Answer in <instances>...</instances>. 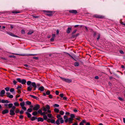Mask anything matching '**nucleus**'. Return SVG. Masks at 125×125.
Here are the masks:
<instances>
[{
	"mask_svg": "<svg viewBox=\"0 0 125 125\" xmlns=\"http://www.w3.org/2000/svg\"><path fill=\"white\" fill-rule=\"evenodd\" d=\"M57 116H56L57 118H58V119L55 122V123H56L58 125H59L60 124V123L59 122V119L61 116V115L60 114H57Z\"/></svg>",
	"mask_w": 125,
	"mask_h": 125,
	"instance_id": "f257e3e1",
	"label": "nucleus"
},
{
	"mask_svg": "<svg viewBox=\"0 0 125 125\" xmlns=\"http://www.w3.org/2000/svg\"><path fill=\"white\" fill-rule=\"evenodd\" d=\"M60 78L62 79V81H64L65 82L69 83L72 82V80L71 79L64 78L62 77H61Z\"/></svg>",
	"mask_w": 125,
	"mask_h": 125,
	"instance_id": "f03ea898",
	"label": "nucleus"
},
{
	"mask_svg": "<svg viewBox=\"0 0 125 125\" xmlns=\"http://www.w3.org/2000/svg\"><path fill=\"white\" fill-rule=\"evenodd\" d=\"M13 54H15L18 55H21V56H35V55H37L39 54H14L13 53Z\"/></svg>",
	"mask_w": 125,
	"mask_h": 125,
	"instance_id": "7ed1b4c3",
	"label": "nucleus"
},
{
	"mask_svg": "<svg viewBox=\"0 0 125 125\" xmlns=\"http://www.w3.org/2000/svg\"><path fill=\"white\" fill-rule=\"evenodd\" d=\"M93 17L99 19H104V16L97 14L94 15H93Z\"/></svg>",
	"mask_w": 125,
	"mask_h": 125,
	"instance_id": "20e7f679",
	"label": "nucleus"
},
{
	"mask_svg": "<svg viewBox=\"0 0 125 125\" xmlns=\"http://www.w3.org/2000/svg\"><path fill=\"white\" fill-rule=\"evenodd\" d=\"M40 107V105L36 104L35 105L34 107L33 108V110L34 111L38 110Z\"/></svg>",
	"mask_w": 125,
	"mask_h": 125,
	"instance_id": "39448f33",
	"label": "nucleus"
},
{
	"mask_svg": "<svg viewBox=\"0 0 125 125\" xmlns=\"http://www.w3.org/2000/svg\"><path fill=\"white\" fill-rule=\"evenodd\" d=\"M44 11L46 13V15L48 16H50L52 15V14L51 11L48 10H44Z\"/></svg>",
	"mask_w": 125,
	"mask_h": 125,
	"instance_id": "423d86ee",
	"label": "nucleus"
},
{
	"mask_svg": "<svg viewBox=\"0 0 125 125\" xmlns=\"http://www.w3.org/2000/svg\"><path fill=\"white\" fill-rule=\"evenodd\" d=\"M7 34L9 35H10V36H12L13 37H16L19 38V36H17L14 34H13V33H12L11 32H7Z\"/></svg>",
	"mask_w": 125,
	"mask_h": 125,
	"instance_id": "0eeeda50",
	"label": "nucleus"
},
{
	"mask_svg": "<svg viewBox=\"0 0 125 125\" xmlns=\"http://www.w3.org/2000/svg\"><path fill=\"white\" fill-rule=\"evenodd\" d=\"M70 13L75 14L77 13V11L76 10H70L69 11Z\"/></svg>",
	"mask_w": 125,
	"mask_h": 125,
	"instance_id": "6e6552de",
	"label": "nucleus"
},
{
	"mask_svg": "<svg viewBox=\"0 0 125 125\" xmlns=\"http://www.w3.org/2000/svg\"><path fill=\"white\" fill-rule=\"evenodd\" d=\"M72 27H69L67 28L66 30V32L68 34L72 30Z\"/></svg>",
	"mask_w": 125,
	"mask_h": 125,
	"instance_id": "1a4fd4ad",
	"label": "nucleus"
},
{
	"mask_svg": "<svg viewBox=\"0 0 125 125\" xmlns=\"http://www.w3.org/2000/svg\"><path fill=\"white\" fill-rule=\"evenodd\" d=\"M64 119V122L65 123H67L68 121L69 118L66 115H65L63 116Z\"/></svg>",
	"mask_w": 125,
	"mask_h": 125,
	"instance_id": "9d476101",
	"label": "nucleus"
},
{
	"mask_svg": "<svg viewBox=\"0 0 125 125\" xmlns=\"http://www.w3.org/2000/svg\"><path fill=\"white\" fill-rule=\"evenodd\" d=\"M6 94L7 95V97L10 98H12L13 97V96L10 94V93L9 92H7Z\"/></svg>",
	"mask_w": 125,
	"mask_h": 125,
	"instance_id": "9b49d317",
	"label": "nucleus"
},
{
	"mask_svg": "<svg viewBox=\"0 0 125 125\" xmlns=\"http://www.w3.org/2000/svg\"><path fill=\"white\" fill-rule=\"evenodd\" d=\"M5 93V91L4 90H1L0 92V96H3Z\"/></svg>",
	"mask_w": 125,
	"mask_h": 125,
	"instance_id": "f8f14e48",
	"label": "nucleus"
},
{
	"mask_svg": "<svg viewBox=\"0 0 125 125\" xmlns=\"http://www.w3.org/2000/svg\"><path fill=\"white\" fill-rule=\"evenodd\" d=\"M80 35L79 33H77L76 35H74L72 37H70L71 39H73L74 38L76 39V37Z\"/></svg>",
	"mask_w": 125,
	"mask_h": 125,
	"instance_id": "ddd939ff",
	"label": "nucleus"
},
{
	"mask_svg": "<svg viewBox=\"0 0 125 125\" xmlns=\"http://www.w3.org/2000/svg\"><path fill=\"white\" fill-rule=\"evenodd\" d=\"M14 110L11 109L10 110V114L11 115H15Z\"/></svg>",
	"mask_w": 125,
	"mask_h": 125,
	"instance_id": "4468645a",
	"label": "nucleus"
},
{
	"mask_svg": "<svg viewBox=\"0 0 125 125\" xmlns=\"http://www.w3.org/2000/svg\"><path fill=\"white\" fill-rule=\"evenodd\" d=\"M73 118L71 117L69 118L68 122L69 124H72L73 123Z\"/></svg>",
	"mask_w": 125,
	"mask_h": 125,
	"instance_id": "2eb2a0df",
	"label": "nucleus"
},
{
	"mask_svg": "<svg viewBox=\"0 0 125 125\" xmlns=\"http://www.w3.org/2000/svg\"><path fill=\"white\" fill-rule=\"evenodd\" d=\"M46 108L48 109L47 110V112L49 113H51V111L49 109H50V107L49 105H47L46 106Z\"/></svg>",
	"mask_w": 125,
	"mask_h": 125,
	"instance_id": "dca6fc26",
	"label": "nucleus"
},
{
	"mask_svg": "<svg viewBox=\"0 0 125 125\" xmlns=\"http://www.w3.org/2000/svg\"><path fill=\"white\" fill-rule=\"evenodd\" d=\"M9 110L7 109H5L3 110L2 112V114H6L8 113Z\"/></svg>",
	"mask_w": 125,
	"mask_h": 125,
	"instance_id": "f3484780",
	"label": "nucleus"
},
{
	"mask_svg": "<svg viewBox=\"0 0 125 125\" xmlns=\"http://www.w3.org/2000/svg\"><path fill=\"white\" fill-rule=\"evenodd\" d=\"M44 88L43 86H41L38 88V90L41 92H43L44 91Z\"/></svg>",
	"mask_w": 125,
	"mask_h": 125,
	"instance_id": "a211bd4d",
	"label": "nucleus"
},
{
	"mask_svg": "<svg viewBox=\"0 0 125 125\" xmlns=\"http://www.w3.org/2000/svg\"><path fill=\"white\" fill-rule=\"evenodd\" d=\"M10 102L7 100H1V103H9Z\"/></svg>",
	"mask_w": 125,
	"mask_h": 125,
	"instance_id": "6ab92c4d",
	"label": "nucleus"
},
{
	"mask_svg": "<svg viewBox=\"0 0 125 125\" xmlns=\"http://www.w3.org/2000/svg\"><path fill=\"white\" fill-rule=\"evenodd\" d=\"M37 121L38 122H42L44 121V119L42 117H39L37 118Z\"/></svg>",
	"mask_w": 125,
	"mask_h": 125,
	"instance_id": "aec40b11",
	"label": "nucleus"
},
{
	"mask_svg": "<svg viewBox=\"0 0 125 125\" xmlns=\"http://www.w3.org/2000/svg\"><path fill=\"white\" fill-rule=\"evenodd\" d=\"M26 81L24 79H22L21 80V83L22 84H24L26 83Z\"/></svg>",
	"mask_w": 125,
	"mask_h": 125,
	"instance_id": "412c9836",
	"label": "nucleus"
},
{
	"mask_svg": "<svg viewBox=\"0 0 125 125\" xmlns=\"http://www.w3.org/2000/svg\"><path fill=\"white\" fill-rule=\"evenodd\" d=\"M31 85L34 88H36L37 86L36 83L35 82H32L31 83Z\"/></svg>",
	"mask_w": 125,
	"mask_h": 125,
	"instance_id": "4be33fe9",
	"label": "nucleus"
},
{
	"mask_svg": "<svg viewBox=\"0 0 125 125\" xmlns=\"http://www.w3.org/2000/svg\"><path fill=\"white\" fill-rule=\"evenodd\" d=\"M30 96L32 98H33L34 99H36V100H38L39 98L38 97H37L36 96H35L33 95H30Z\"/></svg>",
	"mask_w": 125,
	"mask_h": 125,
	"instance_id": "5701e85b",
	"label": "nucleus"
},
{
	"mask_svg": "<svg viewBox=\"0 0 125 125\" xmlns=\"http://www.w3.org/2000/svg\"><path fill=\"white\" fill-rule=\"evenodd\" d=\"M86 123V121L85 120H82V121L80 123L79 125H84L83 123Z\"/></svg>",
	"mask_w": 125,
	"mask_h": 125,
	"instance_id": "b1692460",
	"label": "nucleus"
},
{
	"mask_svg": "<svg viewBox=\"0 0 125 125\" xmlns=\"http://www.w3.org/2000/svg\"><path fill=\"white\" fill-rule=\"evenodd\" d=\"M77 31V29H75L74 30H73L71 34V37H72L73 36V35H74V33H75Z\"/></svg>",
	"mask_w": 125,
	"mask_h": 125,
	"instance_id": "393cba45",
	"label": "nucleus"
},
{
	"mask_svg": "<svg viewBox=\"0 0 125 125\" xmlns=\"http://www.w3.org/2000/svg\"><path fill=\"white\" fill-rule=\"evenodd\" d=\"M26 114L27 115V117L29 118H30L31 117V114L29 113L26 112H25Z\"/></svg>",
	"mask_w": 125,
	"mask_h": 125,
	"instance_id": "a878e982",
	"label": "nucleus"
},
{
	"mask_svg": "<svg viewBox=\"0 0 125 125\" xmlns=\"http://www.w3.org/2000/svg\"><path fill=\"white\" fill-rule=\"evenodd\" d=\"M37 119V117L33 116L32 117V118L31 119V121H33L35 120L36 119Z\"/></svg>",
	"mask_w": 125,
	"mask_h": 125,
	"instance_id": "bb28decb",
	"label": "nucleus"
},
{
	"mask_svg": "<svg viewBox=\"0 0 125 125\" xmlns=\"http://www.w3.org/2000/svg\"><path fill=\"white\" fill-rule=\"evenodd\" d=\"M60 120V123L61 124H62L64 123V121L63 119L61 117L60 118V119H59V120Z\"/></svg>",
	"mask_w": 125,
	"mask_h": 125,
	"instance_id": "cd10ccee",
	"label": "nucleus"
},
{
	"mask_svg": "<svg viewBox=\"0 0 125 125\" xmlns=\"http://www.w3.org/2000/svg\"><path fill=\"white\" fill-rule=\"evenodd\" d=\"M31 86L30 85V86L28 87L27 88V90L28 91H30L31 90Z\"/></svg>",
	"mask_w": 125,
	"mask_h": 125,
	"instance_id": "c85d7f7f",
	"label": "nucleus"
},
{
	"mask_svg": "<svg viewBox=\"0 0 125 125\" xmlns=\"http://www.w3.org/2000/svg\"><path fill=\"white\" fill-rule=\"evenodd\" d=\"M48 117L50 118H53V116L52 115L50 114H48L47 115Z\"/></svg>",
	"mask_w": 125,
	"mask_h": 125,
	"instance_id": "c756f323",
	"label": "nucleus"
},
{
	"mask_svg": "<svg viewBox=\"0 0 125 125\" xmlns=\"http://www.w3.org/2000/svg\"><path fill=\"white\" fill-rule=\"evenodd\" d=\"M32 109L31 108H29L27 110V112L28 113H31L32 112Z\"/></svg>",
	"mask_w": 125,
	"mask_h": 125,
	"instance_id": "7c9ffc66",
	"label": "nucleus"
},
{
	"mask_svg": "<svg viewBox=\"0 0 125 125\" xmlns=\"http://www.w3.org/2000/svg\"><path fill=\"white\" fill-rule=\"evenodd\" d=\"M52 36L53 37L51 39V40H50L51 41V42H52L54 40V37H55V34H52Z\"/></svg>",
	"mask_w": 125,
	"mask_h": 125,
	"instance_id": "2f4dec72",
	"label": "nucleus"
},
{
	"mask_svg": "<svg viewBox=\"0 0 125 125\" xmlns=\"http://www.w3.org/2000/svg\"><path fill=\"white\" fill-rule=\"evenodd\" d=\"M13 104L15 106H18L19 105V103L17 102H14Z\"/></svg>",
	"mask_w": 125,
	"mask_h": 125,
	"instance_id": "473e14b6",
	"label": "nucleus"
},
{
	"mask_svg": "<svg viewBox=\"0 0 125 125\" xmlns=\"http://www.w3.org/2000/svg\"><path fill=\"white\" fill-rule=\"evenodd\" d=\"M13 105V104L12 103L9 104H8V107L9 108H11L12 106Z\"/></svg>",
	"mask_w": 125,
	"mask_h": 125,
	"instance_id": "72a5a7b5",
	"label": "nucleus"
},
{
	"mask_svg": "<svg viewBox=\"0 0 125 125\" xmlns=\"http://www.w3.org/2000/svg\"><path fill=\"white\" fill-rule=\"evenodd\" d=\"M26 104L27 105H30L31 104V102L29 101H26Z\"/></svg>",
	"mask_w": 125,
	"mask_h": 125,
	"instance_id": "f704fd0d",
	"label": "nucleus"
},
{
	"mask_svg": "<svg viewBox=\"0 0 125 125\" xmlns=\"http://www.w3.org/2000/svg\"><path fill=\"white\" fill-rule=\"evenodd\" d=\"M44 119L46 120H47L48 119L47 116L46 115H44L43 116Z\"/></svg>",
	"mask_w": 125,
	"mask_h": 125,
	"instance_id": "c9c22d12",
	"label": "nucleus"
},
{
	"mask_svg": "<svg viewBox=\"0 0 125 125\" xmlns=\"http://www.w3.org/2000/svg\"><path fill=\"white\" fill-rule=\"evenodd\" d=\"M70 117L71 118H73H73H74L75 117V115L72 114H71L70 115Z\"/></svg>",
	"mask_w": 125,
	"mask_h": 125,
	"instance_id": "e433bc0d",
	"label": "nucleus"
},
{
	"mask_svg": "<svg viewBox=\"0 0 125 125\" xmlns=\"http://www.w3.org/2000/svg\"><path fill=\"white\" fill-rule=\"evenodd\" d=\"M59 113L60 114L62 115H63L64 113V112L62 110L60 111L59 112Z\"/></svg>",
	"mask_w": 125,
	"mask_h": 125,
	"instance_id": "4c0bfd02",
	"label": "nucleus"
},
{
	"mask_svg": "<svg viewBox=\"0 0 125 125\" xmlns=\"http://www.w3.org/2000/svg\"><path fill=\"white\" fill-rule=\"evenodd\" d=\"M20 105L22 107L24 106V105H25V103L24 102H22V103H21L20 104Z\"/></svg>",
	"mask_w": 125,
	"mask_h": 125,
	"instance_id": "58836bf2",
	"label": "nucleus"
},
{
	"mask_svg": "<svg viewBox=\"0 0 125 125\" xmlns=\"http://www.w3.org/2000/svg\"><path fill=\"white\" fill-rule=\"evenodd\" d=\"M74 65L75 66H79V64L78 62H75L74 63Z\"/></svg>",
	"mask_w": 125,
	"mask_h": 125,
	"instance_id": "ea45409f",
	"label": "nucleus"
},
{
	"mask_svg": "<svg viewBox=\"0 0 125 125\" xmlns=\"http://www.w3.org/2000/svg\"><path fill=\"white\" fill-rule=\"evenodd\" d=\"M38 114L37 112V111H35L34 112L32 113V115H37Z\"/></svg>",
	"mask_w": 125,
	"mask_h": 125,
	"instance_id": "a19ab883",
	"label": "nucleus"
},
{
	"mask_svg": "<svg viewBox=\"0 0 125 125\" xmlns=\"http://www.w3.org/2000/svg\"><path fill=\"white\" fill-rule=\"evenodd\" d=\"M31 83H32L31 82V81H28L27 82V85H30L31 84Z\"/></svg>",
	"mask_w": 125,
	"mask_h": 125,
	"instance_id": "79ce46f5",
	"label": "nucleus"
},
{
	"mask_svg": "<svg viewBox=\"0 0 125 125\" xmlns=\"http://www.w3.org/2000/svg\"><path fill=\"white\" fill-rule=\"evenodd\" d=\"M47 112H44L43 113H42L41 114V115H43V116L44 115H46V114H47Z\"/></svg>",
	"mask_w": 125,
	"mask_h": 125,
	"instance_id": "37998d69",
	"label": "nucleus"
},
{
	"mask_svg": "<svg viewBox=\"0 0 125 125\" xmlns=\"http://www.w3.org/2000/svg\"><path fill=\"white\" fill-rule=\"evenodd\" d=\"M118 99L120 100L121 101H124V99H123V98H122L121 97H118Z\"/></svg>",
	"mask_w": 125,
	"mask_h": 125,
	"instance_id": "c03bdc74",
	"label": "nucleus"
},
{
	"mask_svg": "<svg viewBox=\"0 0 125 125\" xmlns=\"http://www.w3.org/2000/svg\"><path fill=\"white\" fill-rule=\"evenodd\" d=\"M10 87H7L5 88V89L7 91H8L10 90Z\"/></svg>",
	"mask_w": 125,
	"mask_h": 125,
	"instance_id": "a18cd8bd",
	"label": "nucleus"
},
{
	"mask_svg": "<svg viewBox=\"0 0 125 125\" xmlns=\"http://www.w3.org/2000/svg\"><path fill=\"white\" fill-rule=\"evenodd\" d=\"M59 110L57 108H55V113H58L59 112Z\"/></svg>",
	"mask_w": 125,
	"mask_h": 125,
	"instance_id": "49530a36",
	"label": "nucleus"
},
{
	"mask_svg": "<svg viewBox=\"0 0 125 125\" xmlns=\"http://www.w3.org/2000/svg\"><path fill=\"white\" fill-rule=\"evenodd\" d=\"M10 91L11 92H13L14 91V89L13 88H10Z\"/></svg>",
	"mask_w": 125,
	"mask_h": 125,
	"instance_id": "de8ad7c7",
	"label": "nucleus"
},
{
	"mask_svg": "<svg viewBox=\"0 0 125 125\" xmlns=\"http://www.w3.org/2000/svg\"><path fill=\"white\" fill-rule=\"evenodd\" d=\"M33 32L32 31H30L28 33L29 35H31L33 33Z\"/></svg>",
	"mask_w": 125,
	"mask_h": 125,
	"instance_id": "09e8293b",
	"label": "nucleus"
},
{
	"mask_svg": "<svg viewBox=\"0 0 125 125\" xmlns=\"http://www.w3.org/2000/svg\"><path fill=\"white\" fill-rule=\"evenodd\" d=\"M50 91L49 90L47 91L46 93V94L47 95H49L50 94Z\"/></svg>",
	"mask_w": 125,
	"mask_h": 125,
	"instance_id": "8fccbe9b",
	"label": "nucleus"
},
{
	"mask_svg": "<svg viewBox=\"0 0 125 125\" xmlns=\"http://www.w3.org/2000/svg\"><path fill=\"white\" fill-rule=\"evenodd\" d=\"M100 37V34H99L98 35V37L97 38V41H98L99 40V39Z\"/></svg>",
	"mask_w": 125,
	"mask_h": 125,
	"instance_id": "3c124183",
	"label": "nucleus"
},
{
	"mask_svg": "<svg viewBox=\"0 0 125 125\" xmlns=\"http://www.w3.org/2000/svg\"><path fill=\"white\" fill-rule=\"evenodd\" d=\"M17 81L19 83H21V80L20 78H17L16 79Z\"/></svg>",
	"mask_w": 125,
	"mask_h": 125,
	"instance_id": "603ef678",
	"label": "nucleus"
},
{
	"mask_svg": "<svg viewBox=\"0 0 125 125\" xmlns=\"http://www.w3.org/2000/svg\"><path fill=\"white\" fill-rule=\"evenodd\" d=\"M21 32L22 34H24L25 33V31L23 30H21Z\"/></svg>",
	"mask_w": 125,
	"mask_h": 125,
	"instance_id": "864d4df0",
	"label": "nucleus"
},
{
	"mask_svg": "<svg viewBox=\"0 0 125 125\" xmlns=\"http://www.w3.org/2000/svg\"><path fill=\"white\" fill-rule=\"evenodd\" d=\"M50 122L52 123H55V120L54 119H51L50 120Z\"/></svg>",
	"mask_w": 125,
	"mask_h": 125,
	"instance_id": "5fc2aeb1",
	"label": "nucleus"
},
{
	"mask_svg": "<svg viewBox=\"0 0 125 125\" xmlns=\"http://www.w3.org/2000/svg\"><path fill=\"white\" fill-rule=\"evenodd\" d=\"M38 113H39V114H40L41 115V114L42 113V111L41 110H38L37 111Z\"/></svg>",
	"mask_w": 125,
	"mask_h": 125,
	"instance_id": "6e6d98bb",
	"label": "nucleus"
},
{
	"mask_svg": "<svg viewBox=\"0 0 125 125\" xmlns=\"http://www.w3.org/2000/svg\"><path fill=\"white\" fill-rule=\"evenodd\" d=\"M59 92L58 91H56L55 92V94L56 95H59Z\"/></svg>",
	"mask_w": 125,
	"mask_h": 125,
	"instance_id": "4d7b16f0",
	"label": "nucleus"
},
{
	"mask_svg": "<svg viewBox=\"0 0 125 125\" xmlns=\"http://www.w3.org/2000/svg\"><path fill=\"white\" fill-rule=\"evenodd\" d=\"M43 110L44 111L46 112V111H47V110H48V109L46 108V107H45V108L44 107L43 109Z\"/></svg>",
	"mask_w": 125,
	"mask_h": 125,
	"instance_id": "13d9d810",
	"label": "nucleus"
},
{
	"mask_svg": "<svg viewBox=\"0 0 125 125\" xmlns=\"http://www.w3.org/2000/svg\"><path fill=\"white\" fill-rule=\"evenodd\" d=\"M12 110H14L15 108H16V107L15 106H12L11 108Z\"/></svg>",
	"mask_w": 125,
	"mask_h": 125,
	"instance_id": "bf43d9fd",
	"label": "nucleus"
},
{
	"mask_svg": "<svg viewBox=\"0 0 125 125\" xmlns=\"http://www.w3.org/2000/svg\"><path fill=\"white\" fill-rule=\"evenodd\" d=\"M93 32L94 33V34H93V36L95 37L96 34V32L94 31Z\"/></svg>",
	"mask_w": 125,
	"mask_h": 125,
	"instance_id": "052dcab7",
	"label": "nucleus"
},
{
	"mask_svg": "<svg viewBox=\"0 0 125 125\" xmlns=\"http://www.w3.org/2000/svg\"><path fill=\"white\" fill-rule=\"evenodd\" d=\"M22 109L25 111L27 109L24 106L22 107Z\"/></svg>",
	"mask_w": 125,
	"mask_h": 125,
	"instance_id": "680f3d73",
	"label": "nucleus"
},
{
	"mask_svg": "<svg viewBox=\"0 0 125 125\" xmlns=\"http://www.w3.org/2000/svg\"><path fill=\"white\" fill-rule=\"evenodd\" d=\"M70 56L71 57V58H72L74 60L77 61V60L75 59L72 56H71V55Z\"/></svg>",
	"mask_w": 125,
	"mask_h": 125,
	"instance_id": "e2e57ef3",
	"label": "nucleus"
},
{
	"mask_svg": "<svg viewBox=\"0 0 125 125\" xmlns=\"http://www.w3.org/2000/svg\"><path fill=\"white\" fill-rule=\"evenodd\" d=\"M13 83L14 84V85L16 84V83H17V82L14 80L13 81Z\"/></svg>",
	"mask_w": 125,
	"mask_h": 125,
	"instance_id": "0e129e2a",
	"label": "nucleus"
},
{
	"mask_svg": "<svg viewBox=\"0 0 125 125\" xmlns=\"http://www.w3.org/2000/svg\"><path fill=\"white\" fill-rule=\"evenodd\" d=\"M24 66L26 67L29 68L30 67V66L27 64H24Z\"/></svg>",
	"mask_w": 125,
	"mask_h": 125,
	"instance_id": "69168bd1",
	"label": "nucleus"
},
{
	"mask_svg": "<svg viewBox=\"0 0 125 125\" xmlns=\"http://www.w3.org/2000/svg\"><path fill=\"white\" fill-rule=\"evenodd\" d=\"M60 96L62 98L63 96V94L62 93H61L60 94Z\"/></svg>",
	"mask_w": 125,
	"mask_h": 125,
	"instance_id": "338daca9",
	"label": "nucleus"
},
{
	"mask_svg": "<svg viewBox=\"0 0 125 125\" xmlns=\"http://www.w3.org/2000/svg\"><path fill=\"white\" fill-rule=\"evenodd\" d=\"M72 125H78V123L77 122L74 123H73Z\"/></svg>",
	"mask_w": 125,
	"mask_h": 125,
	"instance_id": "774afa93",
	"label": "nucleus"
}]
</instances>
